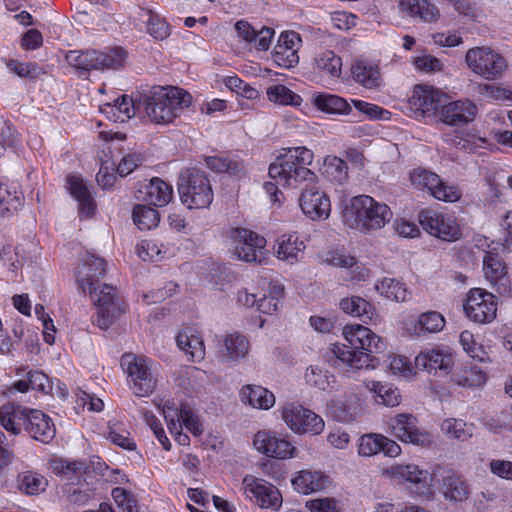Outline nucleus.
<instances>
[{"mask_svg": "<svg viewBox=\"0 0 512 512\" xmlns=\"http://www.w3.org/2000/svg\"><path fill=\"white\" fill-rule=\"evenodd\" d=\"M327 408L335 420L342 423L352 422L360 413L358 398L354 394H345L342 397L331 399L327 404Z\"/></svg>", "mask_w": 512, "mask_h": 512, "instance_id": "obj_27", "label": "nucleus"}, {"mask_svg": "<svg viewBox=\"0 0 512 512\" xmlns=\"http://www.w3.org/2000/svg\"><path fill=\"white\" fill-rule=\"evenodd\" d=\"M133 221L140 230H150L159 223V213L151 205L138 204L132 213Z\"/></svg>", "mask_w": 512, "mask_h": 512, "instance_id": "obj_48", "label": "nucleus"}, {"mask_svg": "<svg viewBox=\"0 0 512 512\" xmlns=\"http://www.w3.org/2000/svg\"><path fill=\"white\" fill-rule=\"evenodd\" d=\"M178 192L181 202L189 209L208 208L214 196L205 173L195 168L181 175Z\"/></svg>", "mask_w": 512, "mask_h": 512, "instance_id": "obj_6", "label": "nucleus"}, {"mask_svg": "<svg viewBox=\"0 0 512 512\" xmlns=\"http://www.w3.org/2000/svg\"><path fill=\"white\" fill-rule=\"evenodd\" d=\"M483 271L487 280L496 284L506 274V268L497 255L487 253L483 259Z\"/></svg>", "mask_w": 512, "mask_h": 512, "instance_id": "obj_53", "label": "nucleus"}, {"mask_svg": "<svg viewBox=\"0 0 512 512\" xmlns=\"http://www.w3.org/2000/svg\"><path fill=\"white\" fill-rule=\"evenodd\" d=\"M106 273L102 258L87 254L81 261L78 282L84 293H89L97 307L95 323L101 329L109 328L124 312L125 305L116 289L108 284H99L98 279Z\"/></svg>", "mask_w": 512, "mask_h": 512, "instance_id": "obj_2", "label": "nucleus"}, {"mask_svg": "<svg viewBox=\"0 0 512 512\" xmlns=\"http://www.w3.org/2000/svg\"><path fill=\"white\" fill-rule=\"evenodd\" d=\"M240 397L244 404L257 409L267 410L275 404L274 394L262 386H244L240 391Z\"/></svg>", "mask_w": 512, "mask_h": 512, "instance_id": "obj_31", "label": "nucleus"}, {"mask_svg": "<svg viewBox=\"0 0 512 512\" xmlns=\"http://www.w3.org/2000/svg\"><path fill=\"white\" fill-rule=\"evenodd\" d=\"M464 311L466 316L475 323H490L496 317V297L482 288H473L467 294Z\"/></svg>", "mask_w": 512, "mask_h": 512, "instance_id": "obj_12", "label": "nucleus"}, {"mask_svg": "<svg viewBox=\"0 0 512 512\" xmlns=\"http://www.w3.org/2000/svg\"><path fill=\"white\" fill-rule=\"evenodd\" d=\"M315 69L329 75L332 78H339L342 73V60L331 50H323L314 57Z\"/></svg>", "mask_w": 512, "mask_h": 512, "instance_id": "obj_41", "label": "nucleus"}, {"mask_svg": "<svg viewBox=\"0 0 512 512\" xmlns=\"http://www.w3.org/2000/svg\"><path fill=\"white\" fill-rule=\"evenodd\" d=\"M66 60L72 67L81 71L118 69L123 66L125 52L122 48L116 47L108 52L90 51H69Z\"/></svg>", "mask_w": 512, "mask_h": 512, "instance_id": "obj_7", "label": "nucleus"}, {"mask_svg": "<svg viewBox=\"0 0 512 512\" xmlns=\"http://www.w3.org/2000/svg\"><path fill=\"white\" fill-rule=\"evenodd\" d=\"M477 111V106L470 100L449 101L447 98L436 119L447 125L457 126L473 121Z\"/></svg>", "mask_w": 512, "mask_h": 512, "instance_id": "obj_19", "label": "nucleus"}, {"mask_svg": "<svg viewBox=\"0 0 512 512\" xmlns=\"http://www.w3.org/2000/svg\"><path fill=\"white\" fill-rule=\"evenodd\" d=\"M173 198V188L160 178H153L145 186L144 200L155 207L166 206Z\"/></svg>", "mask_w": 512, "mask_h": 512, "instance_id": "obj_32", "label": "nucleus"}, {"mask_svg": "<svg viewBox=\"0 0 512 512\" xmlns=\"http://www.w3.org/2000/svg\"><path fill=\"white\" fill-rule=\"evenodd\" d=\"M138 20L146 24L148 34L156 40H164L170 35L168 23L151 10L139 9Z\"/></svg>", "mask_w": 512, "mask_h": 512, "instance_id": "obj_38", "label": "nucleus"}, {"mask_svg": "<svg viewBox=\"0 0 512 512\" xmlns=\"http://www.w3.org/2000/svg\"><path fill=\"white\" fill-rule=\"evenodd\" d=\"M192 103V96L186 90L173 86H155L140 96L138 110H143L151 122L169 124Z\"/></svg>", "mask_w": 512, "mask_h": 512, "instance_id": "obj_4", "label": "nucleus"}, {"mask_svg": "<svg viewBox=\"0 0 512 512\" xmlns=\"http://www.w3.org/2000/svg\"><path fill=\"white\" fill-rule=\"evenodd\" d=\"M339 306L341 310L353 317H362L372 319L374 310L372 305L365 299L358 296H351L344 298L340 301Z\"/></svg>", "mask_w": 512, "mask_h": 512, "instance_id": "obj_45", "label": "nucleus"}, {"mask_svg": "<svg viewBox=\"0 0 512 512\" xmlns=\"http://www.w3.org/2000/svg\"><path fill=\"white\" fill-rule=\"evenodd\" d=\"M47 479L35 472H25L19 476V489L27 495H38L47 488Z\"/></svg>", "mask_w": 512, "mask_h": 512, "instance_id": "obj_51", "label": "nucleus"}, {"mask_svg": "<svg viewBox=\"0 0 512 512\" xmlns=\"http://www.w3.org/2000/svg\"><path fill=\"white\" fill-rule=\"evenodd\" d=\"M465 62L475 74L486 80H496L507 68L506 59L490 47H473L466 52Z\"/></svg>", "mask_w": 512, "mask_h": 512, "instance_id": "obj_8", "label": "nucleus"}, {"mask_svg": "<svg viewBox=\"0 0 512 512\" xmlns=\"http://www.w3.org/2000/svg\"><path fill=\"white\" fill-rule=\"evenodd\" d=\"M94 487L91 486L83 475L76 478L67 484L64 489V494L73 505L83 506L88 504L94 498Z\"/></svg>", "mask_w": 512, "mask_h": 512, "instance_id": "obj_36", "label": "nucleus"}, {"mask_svg": "<svg viewBox=\"0 0 512 512\" xmlns=\"http://www.w3.org/2000/svg\"><path fill=\"white\" fill-rule=\"evenodd\" d=\"M121 365L131 378L133 390L137 396H147L154 391L157 377L148 359L125 354L122 356Z\"/></svg>", "mask_w": 512, "mask_h": 512, "instance_id": "obj_9", "label": "nucleus"}, {"mask_svg": "<svg viewBox=\"0 0 512 512\" xmlns=\"http://www.w3.org/2000/svg\"><path fill=\"white\" fill-rule=\"evenodd\" d=\"M242 484L247 496L254 499L260 508L277 511L282 506L283 499L280 491L269 482L247 475Z\"/></svg>", "mask_w": 512, "mask_h": 512, "instance_id": "obj_16", "label": "nucleus"}, {"mask_svg": "<svg viewBox=\"0 0 512 512\" xmlns=\"http://www.w3.org/2000/svg\"><path fill=\"white\" fill-rule=\"evenodd\" d=\"M229 234L233 241L234 253L239 259L246 262H261L266 245L264 237L244 228H233Z\"/></svg>", "mask_w": 512, "mask_h": 512, "instance_id": "obj_15", "label": "nucleus"}, {"mask_svg": "<svg viewBox=\"0 0 512 512\" xmlns=\"http://www.w3.org/2000/svg\"><path fill=\"white\" fill-rule=\"evenodd\" d=\"M266 95L270 102L279 105L299 106L302 103L301 96L282 84H276L268 87Z\"/></svg>", "mask_w": 512, "mask_h": 512, "instance_id": "obj_47", "label": "nucleus"}, {"mask_svg": "<svg viewBox=\"0 0 512 512\" xmlns=\"http://www.w3.org/2000/svg\"><path fill=\"white\" fill-rule=\"evenodd\" d=\"M207 166L218 173H228L233 176H241L245 173V166L242 161L228 157H209Z\"/></svg>", "mask_w": 512, "mask_h": 512, "instance_id": "obj_49", "label": "nucleus"}, {"mask_svg": "<svg viewBox=\"0 0 512 512\" xmlns=\"http://www.w3.org/2000/svg\"><path fill=\"white\" fill-rule=\"evenodd\" d=\"M161 246L154 241H143L137 246V254L144 261H158L163 258Z\"/></svg>", "mask_w": 512, "mask_h": 512, "instance_id": "obj_59", "label": "nucleus"}, {"mask_svg": "<svg viewBox=\"0 0 512 512\" xmlns=\"http://www.w3.org/2000/svg\"><path fill=\"white\" fill-rule=\"evenodd\" d=\"M384 436L380 434H367L360 438L358 453L361 456L369 457L381 451V443Z\"/></svg>", "mask_w": 512, "mask_h": 512, "instance_id": "obj_54", "label": "nucleus"}, {"mask_svg": "<svg viewBox=\"0 0 512 512\" xmlns=\"http://www.w3.org/2000/svg\"><path fill=\"white\" fill-rule=\"evenodd\" d=\"M305 248L306 245L298 234H283L276 239L274 252L277 259L294 265L303 258Z\"/></svg>", "mask_w": 512, "mask_h": 512, "instance_id": "obj_22", "label": "nucleus"}, {"mask_svg": "<svg viewBox=\"0 0 512 512\" xmlns=\"http://www.w3.org/2000/svg\"><path fill=\"white\" fill-rule=\"evenodd\" d=\"M418 219L423 229L437 238L453 242L461 237L460 228L450 215L425 209L419 213Z\"/></svg>", "mask_w": 512, "mask_h": 512, "instance_id": "obj_13", "label": "nucleus"}, {"mask_svg": "<svg viewBox=\"0 0 512 512\" xmlns=\"http://www.w3.org/2000/svg\"><path fill=\"white\" fill-rule=\"evenodd\" d=\"M328 477L320 471L301 470L292 479V485L296 491L302 494H310L327 487Z\"/></svg>", "mask_w": 512, "mask_h": 512, "instance_id": "obj_29", "label": "nucleus"}, {"mask_svg": "<svg viewBox=\"0 0 512 512\" xmlns=\"http://www.w3.org/2000/svg\"><path fill=\"white\" fill-rule=\"evenodd\" d=\"M316 108L328 114H349L351 107L348 102L334 94H317L313 99Z\"/></svg>", "mask_w": 512, "mask_h": 512, "instance_id": "obj_40", "label": "nucleus"}, {"mask_svg": "<svg viewBox=\"0 0 512 512\" xmlns=\"http://www.w3.org/2000/svg\"><path fill=\"white\" fill-rule=\"evenodd\" d=\"M369 391L375 393V401L388 407H395L401 402V395L396 387L390 384L370 381L366 384Z\"/></svg>", "mask_w": 512, "mask_h": 512, "instance_id": "obj_44", "label": "nucleus"}, {"mask_svg": "<svg viewBox=\"0 0 512 512\" xmlns=\"http://www.w3.org/2000/svg\"><path fill=\"white\" fill-rule=\"evenodd\" d=\"M25 431L35 440L48 444L55 437V426L50 417L41 410H28Z\"/></svg>", "mask_w": 512, "mask_h": 512, "instance_id": "obj_23", "label": "nucleus"}, {"mask_svg": "<svg viewBox=\"0 0 512 512\" xmlns=\"http://www.w3.org/2000/svg\"><path fill=\"white\" fill-rule=\"evenodd\" d=\"M387 426L389 433L403 443L426 447L433 442L432 434L418 427L417 418L412 414H398L389 419Z\"/></svg>", "mask_w": 512, "mask_h": 512, "instance_id": "obj_10", "label": "nucleus"}, {"mask_svg": "<svg viewBox=\"0 0 512 512\" xmlns=\"http://www.w3.org/2000/svg\"><path fill=\"white\" fill-rule=\"evenodd\" d=\"M352 79L365 89H378L382 85V77L378 65L356 60L351 66Z\"/></svg>", "mask_w": 512, "mask_h": 512, "instance_id": "obj_28", "label": "nucleus"}, {"mask_svg": "<svg viewBox=\"0 0 512 512\" xmlns=\"http://www.w3.org/2000/svg\"><path fill=\"white\" fill-rule=\"evenodd\" d=\"M398 8L402 15L425 23L436 22L440 17L438 8L428 0H399Z\"/></svg>", "mask_w": 512, "mask_h": 512, "instance_id": "obj_25", "label": "nucleus"}, {"mask_svg": "<svg viewBox=\"0 0 512 512\" xmlns=\"http://www.w3.org/2000/svg\"><path fill=\"white\" fill-rule=\"evenodd\" d=\"M180 423L182 427L184 426L188 431H190L193 435L199 436L203 432V425L195 412L187 407H180Z\"/></svg>", "mask_w": 512, "mask_h": 512, "instance_id": "obj_56", "label": "nucleus"}, {"mask_svg": "<svg viewBox=\"0 0 512 512\" xmlns=\"http://www.w3.org/2000/svg\"><path fill=\"white\" fill-rule=\"evenodd\" d=\"M375 289L383 297L395 302H404L410 295L405 285L394 278L385 277L377 281Z\"/></svg>", "mask_w": 512, "mask_h": 512, "instance_id": "obj_43", "label": "nucleus"}, {"mask_svg": "<svg viewBox=\"0 0 512 512\" xmlns=\"http://www.w3.org/2000/svg\"><path fill=\"white\" fill-rule=\"evenodd\" d=\"M306 507L311 512H335L336 501L332 498H317L307 501Z\"/></svg>", "mask_w": 512, "mask_h": 512, "instance_id": "obj_64", "label": "nucleus"}, {"mask_svg": "<svg viewBox=\"0 0 512 512\" xmlns=\"http://www.w3.org/2000/svg\"><path fill=\"white\" fill-rule=\"evenodd\" d=\"M343 222L361 233H372L385 227L392 218L388 205L376 201L368 195H358L350 199L343 210Z\"/></svg>", "mask_w": 512, "mask_h": 512, "instance_id": "obj_5", "label": "nucleus"}, {"mask_svg": "<svg viewBox=\"0 0 512 512\" xmlns=\"http://www.w3.org/2000/svg\"><path fill=\"white\" fill-rule=\"evenodd\" d=\"M176 343L179 349L184 351L193 362L204 359L205 347L202 338L193 329L178 333Z\"/></svg>", "mask_w": 512, "mask_h": 512, "instance_id": "obj_33", "label": "nucleus"}, {"mask_svg": "<svg viewBox=\"0 0 512 512\" xmlns=\"http://www.w3.org/2000/svg\"><path fill=\"white\" fill-rule=\"evenodd\" d=\"M383 473L399 482H411L417 489H428L432 484V475L415 464H395L383 470Z\"/></svg>", "mask_w": 512, "mask_h": 512, "instance_id": "obj_21", "label": "nucleus"}, {"mask_svg": "<svg viewBox=\"0 0 512 512\" xmlns=\"http://www.w3.org/2000/svg\"><path fill=\"white\" fill-rule=\"evenodd\" d=\"M325 172L332 181L342 184L348 179L346 163L337 157H333L325 166Z\"/></svg>", "mask_w": 512, "mask_h": 512, "instance_id": "obj_57", "label": "nucleus"}, {"mask_svg": "<svg viewBox=\"0 0 512 512\" xmlns=\"http://www.w3.org/2000/svg\"><path fill=\"white\" fill-rule=\"evenodd\" d=\"M451 363L452 355L444 349H426L415 357V367L429 374L438 370L447 372Z\"/></svg>", "mask_w": 512, "mask_h": 512, "instance_id": "obj_24", "label": "nucleus"}, {"mask_svg": "<svg viewBox=\"0 0 512 512\" xmlns=\"http://www.w3.org/2000/svg\"><path fill=\"white\" fill-rule=\"evenodd\" d=\"M442 493L446 500L460 503L470 497L471 491L467 481L462 476L449 474L443 479Z\"/></svg>", "mask_w": 512, "mask_h": 512, "instance_id": "obj_34", "label": "nucleus"}, {"mask_svg": "<svg viewBox=\"0 0 512 512\" xmlns=\"http://www.w3.org/2000/svg\"><path fill=\"white\" fill-rule=\"evenodd\" d=\"M312 161L311 150L305 147L291 148L270 164V175L283 187L300 188L299 205L303 213L312 220H324L330 215L331 202L317 186L316 174L307 167Z\"/></svg>", "mask_w": 512, "mask_h": 512, "instance_id": "obj_1", "label": "nucleus"}, {"mask_svg": "<svg viewBox=\"0 0 512 512\" xmlns=\"http://www.w3.org/2000/svg\"><path fill=\"white\" fill-rule=\"evenodd\" d=\"M306 382L319 390H326L335 382V377L319 365H311L305 373Z\"/></svg>", "mask_w": 512, "mask_h": 512, "instance_id": "obj_52", "label": "nucleus"}, {"mask_svg": "<svg viewBox=\"0 0 512 512\" xmlns=\"http://www.w3.org/2000/svg\"><path fill=\"white\" fill-rule=\"evenodd\" d=\"M250 347V342L245 335L239 332L225 334L218 347V358L226 363H239L248 356Z\"/></svg>", "mask_w": 512, "mask_h": 512, "instance_id": "obj_20", "label": "nucleus"}, {"mask_svg": "<svg viewBox=\"0 0 512 512\" xmlns=\"http://www.w3.org/2000/svg\"><path fill=\"white\" fill-rule=\"evenodd\" d=\"M453 381L462 387H477L485 383L486 374L477 366H465L453 374Z\"/></svg>", "mask_w": 512, "mask_h": 512, "instance_id": "obj_50", "label": "nucleus"}, {"mask_svg": "<svg viewBox=\"0 0 512 512\" xmlns=\"http://www.w3.org/2000/svg\"><path fill=\"white\" fill-rule=\"evenodd\" d=\"M8 68L11 72L15 73L19 77H26L29 79H35L44 74V71L41 67L31 62H19L12 60L9 62Z\"/></svg>", "mask_w": 512, "mask_h": 512, "instance_id": "obj_55", "label": "nucleus"}, {"mask_svg": "<svg viewBox=\"0 0 512 512\" xmlns=\"http://www.w3.org/2000/svg\"><path fill=\"white\" fill-rule=\"evenodd\" d=\"M67 187L71 195L78 201L80 215L84 217L91 216L94 212L95 204L83 179L74 175L69 176L67 178Z\"/></svg>", "mask_w": 512, "mask_h": 512, "instance_id": "obj_30", "label": "nucleus"}, {"mask_svg": "<svg viewBox=\"0 0 512 512\" xmlns=\"http://www.w3.org/2000/svg\"><path fill=\"white\" fill-rule=\"evenodd\" d=\"M410 181L415 188L427 189L436 199L445 202H456L461 193L455 186L443 183L440 177L424 168H415L410 172Z\"/></svg>", "mask_w": 512, "mask_h": 512, "instance_id": "obj_14", "label": "nucleus"}, {"mask_svg": "<svg viewBox=\"0 0 512 512\" xmlns=\"http://www.w3.org/2000/svg\"><path fill=\"white\" fill-rule=\"evenodd\" d=\"M138 101L135 102L133 99L126 95L119 97L113 105L107 103L100 107L101 112L105 113L107 117L114 122H125L135 115Z\"/></svg>", "mask_w": 512, "mask_h": 512, "instance_id": "obj_35", "label": "nucleus"}, {"mask_svg": "<svg viewBox=\"0 0 512 512\" xmlns=\"http://www.w3.org/2000/svg\"><path fill=\"white\" fill-rule=\"evenodd\" d=\"M28 407L8 403L0 407V424L11 435H19L25 429Z\"/></svg>", "mask_w": 512, "mask_h": 512, "instance_id": "obj_26", "label": "nucleus"}, {"mask_svg": "<svg viewBox=\"0 0 512 512\" xmlns=\"http://www.w3.org/2000/svg\"><path fill=\"white\" fill-rule=\"evenodd\" d=\"M447 96L430 86L416 85L409 99L410 108L423 117L437 118L441 105Z\"/></svg>", "mask_w": 512, "mask_h": 512, "instance_id": "obj_17", "label": "nucleus"}, {"mask_svg": "<svg viewBox=\"0 0 512 512\" xmlns=\"http://www.w3.org/2000/svg\"><path fill=\"white\" fill-rule=\"evenodd\" d=\"M28 379L32 390H37L45 394L52 390V384L48 376L41 371L29 372Z\"/></svg>", "mask_w": 512, "mask_h": 512, "instance_id": "obj_62", "label": "nucleus"}, {"mask_svg": "<svg viewBox=\"0 0 512 512\" xmlns=\"http://www.w3.org/2000/svg\"><path fill=\"white\" fill-rule=\"evenodd\" d=\"M444 326V317L439 312L429 311L418 317L412 328H409V332L413 336L421 337L428 333H438Z\"/></svg>", "mask_w": 512, "mask_h": 512, "instance_id": "obj_37", "label": "nucleus"}, {"mask_svg": "<svg viewBox=\"0 0 512 512\" xmlns=\"http://www.w3.org/2000/svg\"><path fill=\"white\" fill-rule=\"evenodd\" d=\"M389 370L395 375L410 376L413 373V367L410 361L401 355L389 357Z\"/></svg>", "mask_w": 512, "mask_h": 512, "instance_id": "obj_61", "label": "nucleus"}, {"mask_svg": "<svg viewBox=\"0 0 512 512\" xmlns=\"http://www.w3.org/2000/svg\"><path fill=\"white\" fill-rule=\"evenodd\" d=\"M441 431L450 439L466 441L473 435V425L462 419L448 418L441 423Z\"/></svg>", "mask_w": 512, "mask_h": 512, "instance_id": "obj_46", "label": "nucleus"}, {"mask_svg": "<svg viewBox=\"0 0 512 512\" xmlns=\"http://www.w3.org/2000/svg\"><path fill=\"white\" fill-rule=\"evenodd\" d=\"M129 436V432L123 429L119 430L116 425H110L106 434V438L113 444L127 450H134L136 445Z\"/></svg>", "mask_w": 512, "mask_h": 512, "instance_id": "obj_58", "label": "nucleus"}, {"mask_svg": "<svg viewBox=\"0 0 512 512\" xmlns=\"http://www.w3.org/2000/svg\"><path fill=\"white\" fill-rule=\"evenodd\" d=\"M324 261L332 266L340 268H351L356 264V260L353 256L338 251H329L326 254Z\"/></svg>", "mask_w": 512, "mask_h": 512, "instance_id": "obj_63", "label": "nucleus"}, {"mask_svg": "<svg viewBox=\"0 0 512 512\" xmlns=\"http://www.w3.org/2000/svg\"><path fill=\"white\" fill-rule=\"evenodd\" d=\"M343 335L349 346L335 345L334 355L352 370L374 367V358L371 355L385 348L381 338L360 324L345 326Z\"/></svg>", "mask_w": 512, "mask_h": 512, "instance_id": "obj_3", "label": "nucleus"}, {"mask_svg": "<svg viewBox=\"0 0 512 512\" xmlns=\"http://www.w3.org/2000/svg\"><path fill=\"white\" fill-rule=\"evenodd\" d=\"M161 409L169 431L178 429L181 424L180 408H177L173 402L167 400L163 403Z\"/></svg>", "mask_w": 512, "mask_h": 512, "instance_id": "obj_60", "label": "nucleus"}, {"mask_svg": "<svg viewBox=\"0 0 512 512\" xmlns=\"http://www.w3.org/2000/svg\"><path fill=\"white\" fill-rule=\"evenodd\" d=\"M255 449L271 458L288 459L294 456L296 447L270 431H258L253 438Z\"/></svg>", "mask_w": 512, "mask_h": 512, "instance_id": "obj_18", "label": "nucleus"}, {"mask_svg": "<svg viewBox=\"0 0 512 512\" xmlns=\"http://www.w3.org/2000/svg\"><path fill=\"white\" fill-rule=\"evenodd\" d=\"M52 472L70 482L77 477L84 475L87 465L82 461H68L63 458L53 459L50 461Z\"/></svg>", "mask_w": 512, "mask_h": 512, "instance_id": "obj_42", "label": "nucleus"}, {"mask_svg": "<svg viewBox=\"0 0 512 512\" xmlns=\"http://www.w3.org/2000/svg\"><path fill=\"white\" fill-rule=\"evenodd\" d=\"M23 204V195L15 185L0 183V216L7 217Z\"/></svg>", "mask_w": 512, "mask_h": 512, "instance_id": "obj_39", "label": "nucleus"}, {"mask_svg": "<svg viewBox=\"0 0 512 512\" xmlns=\"http://www.w3.org/2000/svg\"><path fill=\"white\" fill-rule=\"evenodd\" d=\"M282 419L297 434H320L324 429L323 419L302 405L289 403L283 407Z\"/></svg>", "mask_w": 512, "mask_h": 512, "instance_id": "obj_11", "label": "nucleus"}]
</instances>
